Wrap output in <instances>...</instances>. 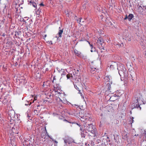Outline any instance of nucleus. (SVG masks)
I'll return each instance as SVG.
<instances>
[{"label": "nucleus", "mask_w": 146, "mask_h": 146, "mask_svg": "<svg viewBox=\"0 0 146 146\" xmlns=\"http://www.w3.org/2000/svg\"><path fill=\"white\" fill-rule=\"evenodd\" d=\"M84 130H87L89 132H90L92 136L95 137L96 133V129L94 125L92 123L90 124H86V126L84 125Z\"/></svg>", "instance_id": "1"}, {"label": "nucleus", "mask_w": 146, "mask_h": 146, "mask_svg": "<svg viewBox=\"0 0 146 146\" xmlns=\"http://www.w3.org/2000/svg\"><path fill=\"white\" fill-rule=\"evenodd\" d=\"M137 11L141 14L146 16V6L141 5L139 6Z\"/></svg>", "instance_id": "2"}, {"label": "nucleus", "mask_w": 146, "mask_h": 146, "mask_svg": "<svg viewBox=\"0 0 146 146\" xmlns=\"http://www.w3.org/2000/svg\"><path fill=\"white\" fill-rule=\"evenodd\" d=\"M97 44L99 48H103L104 49V46L105 44V43L104 42L103 38L101 37H100L97 40Z\"/></svg>", "instance_id": "3"}, {"label": "nucleus", "mask_w": 146, "mask_h": 146, "mask_svg": "<svg viewBox=\"0 0 146 146\" xmlns=\"http://www.w3.org/2000/svg\"><path fill=\"white\" fill-rule=\"evenodd\" d=\"M117 69L118 70V72L120 76H121L122 74H123L124 76H127V71L125 68H124V69L123 66H122V68L120 67H118Z\"/></svg>", "instance_id": "4"}, {"label": "nucleus", "mask_w": 146, "mask_h": 146, "mask_svg": "<svg viewBox=\"0 0 146 146\" xmlns=\"http://www.w3.org/2000/svg\"><path fill=\"white\" fill-rule=\"evenodd\" d=\"M41 137L42 138H43L44 139H48L49 137L48 133L46 131H44L42 132L41 134ZM44 141H45L44 140Z\"/></svg>", "instance_id": "5"}, {"label": "nucleus", "mask_w": 146, "mask_h": 146, "mask_svg": "<svg viewBox=\"0 0 146 146\" xmlns=\"http://www.w3.org/2000/svg\"><path fill=\"white\" fill-rule=\"evenodd\" d=\"M126 66L127 68L128 69L129 71H131L133 69V64L131 62L127 63Z\"/></svg>", "instance_id": "6"}, {"label": "nucleus", "mask_w": 146, "mask_h": 146, "mask_svg": "<svg viewBox=\"0 0 146 146\" xmlns=\"http://www.w3.org/2000/svg\"><path fill=\"white\" fill-rule=\"evenodd\" d=\"M133 17L134 16L133 14H129L128 16L126 15L125 17L124 18V20H125L127 19L129 21H130Z\"/></svg>", "instance_id": "7"}, {"label": "nucleus", "mask_w": 146, "mask_h": 146, "mask_svg": "<svg viewBox=\"0 0 146 146\" xmlns=\"http://www.w3.org/2000/svg\"><path fill=\"white\" fill-rule=\"evenodd\" d=\"M34 74V76L36 79H38L40 78V74L39 73V71L37 70L36 71Z\"/></svg>", "instance_id": "8"}, {"label": "nucleus", "mask_w": 146, "mask_h": 146, "mask_svg": "<svg viewBox=\"0 0 146 146\" xmlns=\"http://www.w3.org/2000/svg\"><path fill=\"white\" fill-rule=\"evenodd\" d=\"M16 58V64H18L19 63L21 62V60L22 59L19 56V57H15V56H14L13 59H14V58Z\"/></svg>", "instance_id": "9"}, {"label": "nucleus", "mask_w": 146, "mask_h": 146, "mask_svg": "<svg viewBox=\"0 0 146 146\" xmlns=\"http://www.w3.org/2000/svg\"><path fill=\"white\" fill-rule=\"evenodd\" d=\"M29 4L30 5H32L35 8H36V4L33 0H31L30 1Z\"/></svg>", "instance_id": "10"}, {"label": "nucleus", "mask_w": 146, "mask_h": 146, "mask_svg": "<svg viewBox=\"0 0 146 146\" xmlns=\"http://www.w3.org/2000/svg\"><path fill=\"white\" fill-rule=\"evenodd\" d=\"M13 44V42L11 41H8L6 43V46L9 47H11V46Z\"/></svg>", "instance_id": "11"}, {"label": "nucleus", "mask_w": 146, "mask_h": 146, "mask_svg": "<svg viewBox=\"0 0 146 146\" xmlns=\"http://www.w3.org/2000/svg\"><path fill=\"white\" fill-rule=\"evenodd\" d=\"M13 116L12 117L11 115V113H9V115L10 116V117L11 118L10 121L12 123L15 120L14 117H13V116L15 115V113L14 112H13Z\"/></svg>", "instance_id": "12"}, {"label": "nucleus", "mask_w": 146, "mask_h": 146, "mask_svg": "<svg viewBox=\"0 0 146 146\" xmlns=\"http://www.w3.org/2000/svg\"><path fill=\"white\" fill-rule=\"evenodd\" d=\"M63 29L59 30V32L58 34L59 37L61 38L62 35L63 33Z\"/></svg>", "instance_id": "13"}, {"label": "nucleus", "mask_w": 146, "mask_h": 146, "mask_svg": "<svg viewBox=\"0 0 146 146\" xmlns=\"http://www.w3.org/2000/svg\"><path fill=\"white\" fill-rule=\"evenodd\" d=\"M74 19L77 21V22L79 23L80 24L82 18H78L76 16L74 15Z\"/></svg>", "instance_id": "14"}, {"label": "nucleus", "mask_w": 146, "mask_h": 146, "mask_svg": "<svg viewBox=\"0 0 146 146\" xmlns=\"http://www.w3.org/2000/svg\"><path fill=\"white\" fill-rule=\"evenodd\" d=\"M66 77L67 78V79H69L70 80H72L73 78L72 74H70V73H68L67 75H66Z\"/></svg>", "instance_id": "15"}, {"label": "nucleus", "mask_w": 146, "mask_h": 146, "mask_svg": "<svg viewBox=\"0 0 146 146\" xmlns=\"http://www.w3.org/2000/svg\"><path fill=\"white\" fill-rule=\"evenodd\" d=\"M42 13L41 9L39 7L36 11L37 14L40 15V14Z\"/></svg>", "instance_id": "16"}, {"label": "nucleus", "mask_w": 146, "mask_h": 146, "mask_svg": "<svg viewBox=\"0 0 146 146\" xmlns=\"http://www.w3.org/2000/svg\"><path fill=\"white\" fill-rule=\"evenodd\" d=\"M79 72V70L78 69H74V71L73 72V74L75 75L76 74H78Z\"/></svg>", "instance_id": "17"}, {"label": "nucleus", "mask_w": 146, "mask_h": 146, "mask_svg": "<svg viewBox=\"0 0 146 146\" xmlns=\"http://www.w3.org/2000/svg\"><path fill=\"white\" fill-rule=\"evenodd\" d=\"M74 52L76 55H80L81 54V52L79 51L76 50H74Z\"/></svg>", "instance_id": "18"}, {"label": "nucleus", "mask_w": 146, "mask_h": 146, "mask_svg": "<svg viewBox=\"0 0 146 146\" xmlns=\"http://www.w3.org/2000/svg\"><path fill=\"white\" fill-rule=\"evenodd\" d=\"M81 135L82 137L85 138L86 136V134L84 133V131H82L81 133Z\"/></svg>", "instance_id": "19"}, {"label": "nucleus", "mask_w": 146, "mask_h": 146, "mask_svg": "<svg viewBox=\"0 0 146 146\" xmlns=\"http://www.w3.org/2000/svg\"><path fill=\"white\" fill-rule=\"evenodd\" d=\"M63 140H64V142L65 143V145H66L67 143H70L68 139H63Z\"/></svg>", "instance_id": "20"}, {"label": "nucleus", "mask_w": 146, "mask_h": 146, "mask_svg": "<svg viewBox=\"0 0 146 146\" xmlns=\"http://www.w3.org/2000/svg\"><path fill=\"white\" fill-rule=\"evenodd\" d=\"M90 69V71L92 73L96 69V68H94L93 66H92L91 67Z\"/></svg>", "instance_id": "21"}, {"label": "nucleus", "mask_w": 146, "mask_h": 146, "mask_svg": "<svg viewBox=\"0 0 146 146\" xmlns=\"http://www.w3.org/2000/svg\"><path fill=\"white\" fill-rule=\"evenodd\" d=\"M135 108H137V109L139 108L140 110H141V107L140 106V105H139V103L136 105V106Z\"/></svg>", "instance_id": "22"}, {"label": "nucleus", "mask_w": 146, "mask_h": 146, "mask_svg": "<svg viewBox=\"0 0 146 146\" xmlns=\"http://www.w3.org/2000/svg\"><path fill=\"white\" fill-rule=\"evenodd\" d=\"M106 87H108V90H110L111 88L110 85L109 84H107Z\"/></svg>", "instance_id": "23"}, {"label": "nucleus", "mask_w": 146, "mask_h": 146, "mask_svg": "<svg viewBox=\"0 0 146 146\" xmlns=\"http://www.w3.org/2000/svg\"><path fill=\"white\" fill-rule=\"evenodd\" d=\"M101 142V140L100 139H97L96 141V143L97 144H99Z\"/></svg>", "instance_id": "24"}, {"label": "nucleus", "mask_w": 146, "mask_h": 146, "mask_svg": "<svg viewBox=\"0 0 146 146\" xmlns=\"http://www.w3.org/2000/svg\"><path fill=\"white\" fill-rule=\"evenodd\" d=\"M74 86L75 88L79 92H80V90L79 89V88L77 87L76 85H74Z\"/></svg>", "instance_id": "25"}, {"label": "nucleus", "mask_w": 146, "mask_h": 146, "mask_svg": "<svg viewBox=\"0 0 146 146\" xmlns=\"http://www.w3.org/2000/svg\"><path fill=\"white\" fill-rule=\"evenodd\" d=\"M110 68L111 70H113L114 69V65H111L110 66Z\"/></svg>", "instance_id": "26"}, {"label": "nucleus", "mask_w": 146, "mask_h": 146, "mask_svg": "<svg viewBox=\"0 0 146 146\" xmlns=\"http://www.w3.org/2000/svg\"><path fill=\"white\" fill-rule=\"evenodd\" d=\"M66 72L63 71L62 73L61 74V76L62 77H63V76H64L66 74Z\"/></svg>", "instance_id": "27"}, {"label": "nucleus", "mask_w": 146, "mask_h": 146, "mask_svg": "<svg viewBox=\"0 0 146 146\" xmlns=\"http://www.w3.org/2000/svg\"><path fill=\"white\" fill-rule=\"evenodd\" d=\"M128 136L127 135V134H126L125 135H124V136H123V139L127 138H128Z\"/></svg>", "instance_id": "28"}, {"label": "nucleus", "mask_w": 146, "mask_h": 146, "mask_svg": "<svg viewBox=\"0 0 146 146\" xmlns=\"http://www.w3.org/2000/svg\"><path fill=\"white\" fill-rule=\"evenodd\" d=\"M129 78L130 79H132V80H134V79H133L132 75L131 74H130V76H129Z\"/></svg>", "instance_id": "29"}, {"label": "nucleus", "mask_w": 146, "mask_h": 146, "mask_svg": "<svg viewBox=\"0 0 146 146\" xmlns=\"http://www.w3.org/2000/svg\"><path fill=\"white\" fill-rule=\"evenodd\" d=\"M86 41L89 44H90V47L92 49L93 48V45L92 44H90V42L86 40Z\"/></svg>", "instance_id": "30"}, {"label": "nucleus", "mask_w": 146, "mask_h": 146, "mask_svg": "<svg viewBox=\"0 0 146 146\" xmlns=\"http://www.w3.org/2000/svg\"><path fill=\"white\" fill-rule=\"evenodd\" d=\"M3 85L0 84V90H2L3 89V87L2 86Z\"/></svg>", "instance_id": "31"}, {"label": "nucleus", "mask_w": 146, "mask_h": 146, "mask_svg": "<svg viewBox=\"0 0 146 146\" xmlns=\"http://www.w3.org/2000/svg\"><path fill=\"white\" fill-rule=\"evenodd\" d=\"M74 123L76 124L77 125H78L80 127L81 126V125H80V124L79 123Z\"/></svg>", "instance_id": "32"}, {"label": "nucleus", "mask_w": 146, "mask_h": 146, "mask_svg": "<svg viewBox=\"0 0 146 146\" xmlns=\"http://www.w3.org/2000/svg\"><path fill=\"white\" fill-rule=\"evenodd\" d=\"M7 17L8 18H9V19H11V16L9 14L7 15Z\"/></svg>", "instance_id": "33"}, {"label": "nucleus", "mask_w": 146, "mask_h": 146, "mask_svg": "<svg viewBox=\"0 0 146 146\" xmlns=\"http://www.w3.org/2000/svg\"><path fill=\"white\" fill-rule=\"evenodd\" d=\"M39 5L40 6H44V4L42 3H40V4H39Z\"/></svg>", "instance_id": "34"}, {"label": "nucleus", "mask_w": 146, "mask_h": 146, "mask_svg": "<svg viewBox=\"0 0 146 146\" xmlns=\"http://www.w3.org/2000/svg\"><path fill=\"white\" fill-rule=\"evenodd\" d=\"M47 43H49V44H50V43L51 44H52V41H48L47 42Z\"/></svg>", "instance_id": "35"}, {"label": "nucleus", "mask_w": 146, "mask_h": 146, "mask_svg": "<svg viewBox=\"0 0 146 146\" xmlns=\"http://www.w3.org/2000/svg\"><path fill=\"white\" fill-rule=\"evenodd\" d=\"M80 127V131H84V129H82V127Z\"/></svg>", "instance_id": "36"}, {"label": "nucleus", "mask_w": 146, "mask_h": 146, "mask_svg": "<svg viewBox=\"0 0 146 146\" xmlns=\"http://www.w3.org/2000/svg\"><path fill=\"white\" fill-rule=\"evenodd\" d=\"M31 102H30L29 104H25V105H26V106H27V105H29V106H30V105H31Z\"/></svg>", "instance_id": "37"}, {"label": "nucleus", "mask_w": 146, "mask_h": 146, "mask_svg": "<svg viewBox=\"0 0 146 146\" xmlns=\"http://www.w3.org/2000/svg\"><path fill=\"white\" fill-rule=\"evenodd\" d=\"M49 70H50L49 68H46V71H49Z\"/></svg>", "instance_id": "38"}, {"label": "nucleus", "mask_w": 146, "mask_h": 146, "mask_svg": "<svg viewBox=\"0 0 146 146\" xmlns=\"http://www.w3.org/2000/svg\"><path fill=\"white\" fill-rule=\"evenodd\" d=\"M78 93H79L80 94H81V96H82V94L81 93V92H79H79H78Z\"/></svg>", "instance_id": "39"}, {"label": "nucleus", "mask_w": 146, "mask_h": 146, "mask_svg": "<svg viewBox=\"0 0 146 146\" xmlns=\"http://www.w3.org/2000/svg\"><path fill=\"white\" fill-rule=\"evenodd\" d=\"M85 145L86 146H88L89 145L88 144L86 143H85Z\"/></svg>", "instance_id": "40"}, {"label": "nucleus", "mask_w": 146, "mask_h": 146, "mask_svg": "<svg viewBox=\"0 0 146 146\" xmlns=\"http://www.w3.org/2000/svg\"><path fill=\"white\" fill-rule=\"evenodd\" d=\"M21 80H23V81H24V82L25 83V79H23V78H22Z\"/></svg>", "instance_id": "41"}, {"label": "nucleus", "mask_w": 146, "mask_h": 146, "mask_svg": "<svg viewBox=\"0 0 146 146\" xmlns=\"http://www.w3.org/2000/svg\"><path fill=\"white\" fill-rule=\"evenodd\" d=\"M27 117H29V114L28 113L27 114Z\"/></svg>", "instance_id": "42"}, {"label": "nucleus", "mask_w": 146, "mask_h": 146, "mask_svg": "<svg viewBox=\"0 0 146 146\" xmlns=\"http://www.w3.org/2000/svg\"><path fill=\"white\" fill-rule=\"evenodd\" d=\"M117 46H118L119 47L121 46V45L119 44H117Z\"/></svg>", "instance_id": "43"}, {"label": "nucleus", "mask_w": 146, "mask_h": 146, "mask_svg": "<svg viewBox=\"0 0 146 146\" xmlns=\"http://www.w3.org/2000/svg\"><path fill=\"white\" fill-rule=\"evenodd\" d=\"M13 129H15V128H13V127H12V131H13Z\"/></svg>", "instance_id": "44"}, {"label": "nucleus", "mask_w": 146, "mask_h": 146, "mask_svg": "<svg viewBox=\"0 0 146 146\" xmlns=\"http://www.w3.org/2000/svg\"><path fill=\"white\" fill-rule=\"evenodd\" d=\"M132 123H132L133 122V121H134L133 120V117H132Z\"/></svg>", "instance_id": "45"}, {"label": "nucleus", "mask_w": 146, "mask_h": 146, "mask_svg": "<svg viewBox=\"0 0 146 146\" xmlns=\"http://www.w3.org/2000/svg\"><path fill=\"white\" fill-rule=\"evenodd\" d=\"M54 142H55V143H58V142L57 141H55Z\"/></svg>", "instance_id": "46"}, {"label": "nucleus", "mask_w": 146, "mask_h": 146, "mask_svg": "<svg viewBox=\"0 0 146 146\" xmlns=\"http://www.w3.org/2000/svg\"><path fill=\"white\" fill-rule=\"evenodd\" d=\"M23 21H24V22H25V23H26V21H25L24 19H23Z\"/></svg>", "instance_id": "47"}, {"label": "nucleus", "mask_w": 146, "mask_h": 146, "mask_svg": "<svg viewBox=\"0 0 146 146\" xmlns=\"http://www.w3.org/2000/svg\"><path fill=\"white\" fill-rule=\"evenodd\" d=\"M16 9V12H17V11H18V9Z\"/></svg>", "instance_id": "48"}, {"label": "nucleus", "mask_w": 146, "mask_h": 146, "mask_svg": "<svg viewBox=\"0 0 146 146\" xmlns=\"http://www.w3.org/2000/svg\"><path fill=\"white\" fill-rule=\"evenodd\" d=\"M53 80H55V77H54L53 78Z\"/></svg>", "instance_id": "49"}, {"label": "nucleus", "mask_w": 146, "mask_h": 146, "mask_svg": "<svg viewBox=\"0 0 146 146\" xmlns=\"http://www.w3.org/2000/svg\"><path fill=\"white\" fill-rule=\"evenodd\" d=\"M32 21L31 19H29V21Z\"/></svg>", "instance_id": "50"}, {"label": "nucleus", "mask_w": 146, "mask_h": 146, "mask_svg": "<svg viewBox=\"0 0 146 146\" xmlns=\"http://www.w3.org/2000/svg\"><path fill=\"white\" fill-rule=\"evenodd\" d=\"M90 51H91V52H93L92 49Z\"/></svg>", "instance_id": "51"}, {"label": "nucleus", "mask_w": 146, "mask_h": 146, "mask_svg": "<svg viewBox=\"0 0 146 146\" xmlns=\"http://www.w3.org/2000/svg\"><path fill=\"white\" fill-rule=\"evenodd\" d=\"M66 15L67 16H68L69 14L68 13H67V14Z\"/></svg>", "instance_id": "52"}, {"label": "nucleus", "mask_w": 146, "mask_h": 146, "mask_svg": "<svg viewBox=\"0 0 146 146\" xmlns=\"http://www.w3.org/2000/svg\"><path fill=\"white\" fill-rule=\"evenodd\" d=\"M40 106V105H38L37 106V107H39Z\"/></svg>", "instance_id": "53"}, {"label": "nucleus", "mask_w": 146, "mask_h": 146, "mask_svg": "<svg viewBox=\"0 0 146 146\" xmlns=\"http://www.w3.org/2000/svg\"><path fill=\"white\" fill-rule=\"evenodd\" d=\"M46 35H44V37H46Z\"/></svg>", "instance_id": "54"}, {"label": "nucleus", "mask_w": 146, "mask_h": 146, "mask_svg": "<svg viewBox=\"0 0 146 146\" xmlns=\"http://www.w3.org/2000/svg\"><path fill=\"white\" fill-rule=\"evenodd\" d=\"M18 133V132H17L16 133V134H17Z\"/></svg>", "instance_id": "55"}, {"label": "nucleus", "mask_w": 146, "mask_h": 146, "mask_svg": "<svg viewBox=\"0 0 146 146\" xmlns=\"http://www.w3.org/2000/svg\"><path fill=\"white\" fill-rule=\"evenodd\" d=\"M138 99H137V102H138Z\"/></svg>", "instance_id": "56"}, {"label": "nucleus", "mask_w": 146, "mask_h": 146, "mask_svg": "<svg viewBox=\"0 0 146 146\" xmlns=\"http://www.w3.org/2000/svg\"><path fill=\"white\" fill-rule=\"evenodd\" d=\"M94 49V51H95V49Z\"/></svg>", "instance_id": "57"}, {"label": "nucleus", "mask_w": 146, "mask_h": 146, "mask_svg": "<svg viewBox=\"0 0 146 146\" xmlns=\"http://www.w3.org/2000/svg\"><path fill=\"white\" fill-rule=\"evenodd\" d=\"M82 97L83 98H84V97L83 96H82Z\"/></svg>", "instance_id": "58"}, {"label": "nucleus", "mask_w": 146, "mask_h": 146, "mask_svg": "<svg viewBox=\"0 0 146 146\" xmlns=\"http://www.w3.org/2000/svg\"><path fill=\"white\" fill-rule=\"evenodd\" d=\"M59 29H60V27H59Z\"/></svg>", "instance_id": "59"}, {"label": "nucleus", "mask_w": 146, "mask_h": 146, "mask_svg": "<svg viewBox=\"0 0 146 146\" xmlns=\"http://www.w3.org/2000/svg\"><path fill=\"white\" fill-rule=\"evenodd\" d=\"M17 56H19V55H16Z\"/></svg>", "instance_id": "60"}, {"label": "nucleus", "mask_w": 146, "mask_h": 146, "mask_svg": "<svg viewBox=\"0 0 146 146\" xmlns=\"http://www.w3.org/2000/svg\"><path fill=\"white\" fill-rule=\"evenodd\" d=\"M52 82L53 83V82H54V81H52Z\"/></svg>", "instance_id": "61"}, {"label": "nucleus", "mask_w": 146, "mask_h": 146, "mask_svg": "<svg viewBox=\"0 0 146 146\" xmlns=\"http://www.w3.org/2000/svg\"><path fill=\"white\" fill-rule=\"evenodd\" d=\"M143 146H144V145ZM145 146H146V145H145Z\"/></svg>", "instance_id": "62"}]
</instances>
